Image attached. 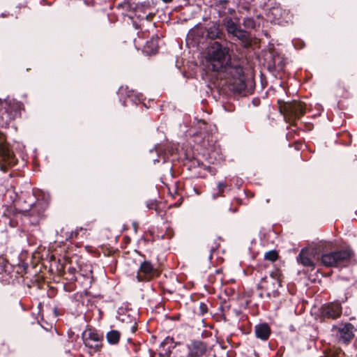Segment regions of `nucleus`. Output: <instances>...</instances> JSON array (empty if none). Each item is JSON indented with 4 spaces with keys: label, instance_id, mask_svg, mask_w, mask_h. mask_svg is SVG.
I'll return each mask as SVG.
<instances>
[{
    "label": "nucleus",
    "instance_id": "6",
    "mask_svg": "<svg viewBox=\"0 0 357 357\" xmlns=\"http://www.w3.org/2000/svg\"><path fill=\"white\" fill-rule=\"evenodd\" d=\"M82 338L86 347L95 349H98L100 347L102 337L95 330L89 328L84 331L82 333Z\"/></svg>",
    "mask_w": 357,
    "mask_h": 357
},
{
    "label": "nucleus",
    "instance_id": "21",
    "mask_svg": "<svg viewBox=\"0 0 357 357\" xmlns=\"http://www.w3.org/2000/svg\"><path fill=\"white\" fill-rule=\"evenodd\" d=\"M203 33V30L202 28H197L194 30H192L191 32H190L188 35V38H190V37H194L195 36H198Z\"/></svg>",
    "mask_w": 357,
    "mask_h": 357
},
{
    "label": "nucleus",
    "instance_id": "24",
    "mask_svg": "<svg viewBox=\"0 0 357 357\" xmlns=\"http://www.w3.org/2000/svg\"><path fill=\"white\" fill-rule=\"evenodd\" d=\"M6 265H7L6 259L2 256H0V266L1 267V271L5 270Z\"/></svg>",
    "mask_w": 357,
    "mask_h": 357
},
{
    "label": "nucleus",
    "instance_id": "4",
    "mask_svg": "<svg viewBox=\"0 0 357 357\" xmlns=\"http://www.w3.org/2000/svg\"><path fill=\"white\" fill-rule=\"evenodd\" d=\"M222 24L229 34L241 40L246 39V32L241 29L237 19L234 20L230 17H226L222 20Z\"/></svg>",
    "mask_w": 357,
    "mask_h": 357
},
{
    "label": "nucleus",
    "instance_id": "12",
    "mask_svg": "<svg viewBox=\"0 0 357 357\" xmlns=\"http://www.w3.org/2000/svg\"><path fill=\"white\" fill-rule=\"evenodd\" d=\"M255 332L257 337L262 340H266L270 336L271 328L266 324H260L255 326Z\"/></svg>",
    "mask_w": 357,
    "mask_h": 357
},
{
    "label": "nucleus",
    "instance_id": "29",
    "mask_svg": "<svg viewBox=\"0 0 357 357\" xmlns=\"http://www.w3.org/2000/svg\"><path fill=\"white\" fill-rule=\"evenodd\" d=\"M248 21L249 22L252 23V20H248Z\"/></svg>",
    "mask_w": 357,
    "mask_h": 357
},
{
    "label": "nucleus",
    "instance_id": "15",
    "mask_svg": "<svg viewBox=\"0 0 357 357\" xmlns=\"http://www.w3.org/2000/svg\"><path fill=\"white\" fill-rule=\"evenodd\" d=\"M158 49V43L157 39H152L151 41L147 42L145 47V51L148 54H155Z\"/></svg>",
    "mask_w": 357,
    "mask_h": 357
},
{
    "label": "nucleus",
    "instance_id": "11",
    "mask_svg": "<svg viewBox=\"0 0 357 357\" xmlns=\"http://www.w3.org/2000/svg\"><path fill=\"white\" fill-rule=\"evenodd\" d=\"M4 105L6 111L11 117H14L21 107V104L19 102L9 97L4 99Z\"/></svg>",
    "mask_w": 357,
    "mask_h": 357
},
{
    "label": "nucleus",
    "instance_id": "28",
    "mask_svg": "<svg viewBox=\"0 0 357 357\" xmlns=\"http://www.w3.org/2000/svg\"><path fill=\"white\" fill-rule=\"evenodd\" d=\"M165 3H169L172 0H162Z\"/></svg>",
    "mask_w": 357,
    "mask_h": 357
},
{
    "label": "nucleus",
    "instance_id": "26",
    "mask_svg": "<svg viewBox=\"0 0 357 357\" xmlns=\"http://www.w3.org/2000/svg\"><path fill=\"white\" fill-rule=\"evenodd\" d=\"M199 128L200 129H202V126H204L205 125V122L203 121H199Z\"/></svg>",
    "mask_w": 357,
    "mask_h": 357
},
{
    "label": "nucleus",
    "instance_id": "20",
    "mask_svg": "<svg viewBox=\"0 0 357 357\" xmlns=\"http://www.w3.org/2000/svg\"><path fill=\"white\" fill-rule=\"evenodd\" d=\"M278 252L275 250H271L264 255V258L271 261H275L278 259Z\"/></svg>",
    "mask_w": 357,
    "mask_h": 357
},
{
    "label": "nucleus",
    "instance_id": "14",
    "mask_svg": "<svg viewBox=\"0 0 357 357\" xmlns=\"http://www.w3.org/2000/svg\"><path fill=\"white\" fill-rule=\"evenodd\" d=\"M206 36L210 39L220 38L222 33L220 30L219 24L213 23L206 30Z\"/></svg>",
    "mask_w": 357,
    "mask_h": 357
},
{
    "label": "nucleus",
    "instance_id": "16",
    "mask_svg": "<svg viewBox=\"0 0 357 357\" xmlns=\"http://www.w3.org/2000/svg\"><path fill=\"white\" fill-rule=\"evenodd\" d=\"M106 337L109 344H115L119 340L120 333L117 331L112 330L107 333Z\"/></svg>",
    "mask_w": 357,
    "mask_h": 357
},
{
    "label": "nucleus",
    "instance_id": "22",
    "mask_svg": "<svg viewBox=\"0 0 357 357\" xmlns=\"http://www.w3.org/2000/svg\"><path fill=\"white\" fill-rule=\"evenodd\" d=\"M271 278L273 280L271 284L273 285V288H275L276 286H280V280L274 276L273 274L271 275Z\"/></svg>",
    "mask_w": 357,
    "mask_h": 357
},
{
    "label": "nucleus",
    "instance_id": "10",
    "mask_svg": "<svg viewBox=\"0 0 357 357\" xmlns=\"http://www.w3.org/2000/svg\"><path fill=\"white\" fill-rule=\"evenodd\" d=\"M270 15L275 20L282 22L283 20L288 22L290 20L289 12L283 10L280 6H274L270 10Z\"/></svg>",
    "mask_w": 357,
    "mask_h": 357
},
{
    "label": "nucleus",
    "instance_id": "18",
    "mask_svg": "<svg viewBox=\"0 0 357 357\" xmlns=\"http://www.w3.org/2000/svg\"><path fill=\"white\" fill-rule=\"evenodd\" d=\"M204 346L199 344L197 346L194 347V349L191 351L190 355L193 357H198L204 354Z\"/></svg>",
    "mask_w": 357,
    "mask_h": 357
},
{
    "label": "nucleus",
    "instance_id": "5",
    "mask_svg": "<svg viewBox=\"0 0 357 357\" xmlns=\"http://www.w3.org/2000/svg\"><path fill=\"white\" fill-rule=\"evenodd\" d=\"M332 331L339 341L344 343H348L354 335V328L351 324H342L338 326H333Z\"/></svg>",
    "mask_w": 357,
    "mask_h": 357
},
{
    "label": "nucleus",
    "instance_id": "17",
    "mask_svg": "<svg viewBox=\"0 0 357 357\" xmlns=\"http://www.w3.org/2000/svg\"><path fill=\"white\" fill-rule=\"evenodd\" d=\"M266 280V278H262L261 282L259 284V287L267 291V296L268 297H271V296H276L278 295V291L274 289L272 291V292L269 291L271 287L268 284H265Z\"/></svg>",
    "mask_w": 357,
    "mask_h": 357
},
{
    "label": "nucleus",
    "instance_id": "1",
    "mask_svg": "<svg viewBox=\"0 0 357 357\" xmlns=\"http://www.w3.org/2000/svg\"><path fill=\"white\" fill-rule=\"evenodd\" d=\"M206 59L210 69L218 73L231 89L241 92L246 88L245 78L238 61L231 59L229 50L218 42L211 44L208 50Z\"/></svg>",
    "mask_w": 357,
    "mask_h": 357
},
{
    "label": "nucleus",
    "instance_id": "7",
    "mask_svg": "<svg viewBox=\"0 0 357 357\" xmlns=\"http://www.w3.org/2000/svg\"><path fill=\"white\" fill-rule=\"evenodd\" d=\"M154 274L152 264L147 261H144L137 272V279L139 282L149 280Z\"/></svg>",
    "mask_w": 357,
    "mask_h": 357
},
{
    "label": "nucleus",
    "instance_id": "8",
    "mask_svg": "<svg viewBox=\"0 0 357 357\" xmlns=\"http://www.w3.org/2000/svg\"><path fill=\"white\" fill-rule=\"evenodd\" d=\"M321 313L324 317L335 319L342 313V307L338 302H333L324 305L321 308Z\"/></svg>",
    "mask_w": 357,
    "mask_h": 357
},
{
    "label": "nucleus",
    "instance_id": "27",
    "mask_svg": "<svg viewBox=\"0 0 357 357\" xmlns=\"http://www.w3.org/2000/svg\"><path fill=\"white\" fill-rule=\"evenodd\" d=\"M3 104H4V100L0 98V105H2Z\"/></svg>",
    "mask_w": 357,
    "mask_h": 357
},
{
    "label": "nucleus",
    "instance_id": "19",
    "mask_svg": "<svg viewBox=\"0 0 357 357\" xmlns=\"http://www.w3.org/2000/svg\"><path fill=\"white\" fill-rule=\"evenodd\" d=\"M326 357H344V354L341 349L336 348L330 350Z\"/></svg>",
    "mask_w": 357,
    "mask_h": 357
},
{
    "label": "nucleus",
    "instance_id": "23",
    "mask_svg": "<svg viewBox=\"0 0 357 357\" xmlns=\"http://www.w3.org/2000/svg\"><path fill=\"white\" fill-rule=\"evenodd\" d=\"M199 313L202 314H204V313H206L207 312V310H208L207 305L204 303H201L199 304Z\"/></svg>",
    "mask_w": 357,
    "mask_h": 357
},
{
    "label": "nucleus",
    "instance_id": "9",
    "mask_svg": "<svg viewBox=\"0 0 357 357\" xmlns=\"http://www.w3.org/2000/svg\"><path fill=\"white\" fill-rule=\"evenodd\" d=\"M45 208L44 204H41L40 202H37L30 204L29 208H24L21 209V212L25 215L39 216L44 211Z\"/></svg>",
    "mask_w": 357,
    "mask_h": 357
},
{
    "label": "nucleus",
    "instance_id": "25",
    "mask_svg": "<svg viewBox=\"0 0 357 357\" xmlns=\"http://www.w3.org/2000/svg\"><path fill=\"white\" fill-rule=\"evenodd\" d=\"M226 185L224 183H219L218 185V188L220 191H222L224 188H225Z\"/></svg>",
    "mask_w": 357,
    "mask_h": 357
},
{
    "label": "nucleus",
    "instance_id": "3",
    "mask_svg": "<svg viewBox=\"0 0 357 357\" xmlns=\"http://www.w3.org/2000/svg\"><path fill=\"white\" fill-rule=\"evenodd\" d=\"M305 105L301 101H293L284 105L285 119L289 121L298 119L305 113Z\"/></svg>",
    "mask_w": 357,
    "mask_h": 357
},
{
    "label": "nucleus",
    "instance_id": "13",
    "mask_svg": "<svg viewBox=\"0 0 357 357\" xmlns=\"http://www.w3.org/2000/svg\"><path fill=\"white\" fill-rule=\"evenodd\" d=\"M298 261L305 266L314 267V264L310 257V250L307 248L301 250Z\"/></svg>",
    "mask_w": 357,
    "mask_h": 357
},
{
    "label": "nucleus",
    "instance_id": "2",
    "mask_svg": "<svg viewBox=\"0 0 357 357\" xmlns=\"http://www.w3.org/2000/svg\"><path fill=\"white\" fill-rule=\"evenodd\" d=\"M351 256L350 250L324 254L321 256V262L326 266H339L346 264Z\"/></svg>",
    "mask_w": 357,
    "mask_h": 357
}]
</instances>
